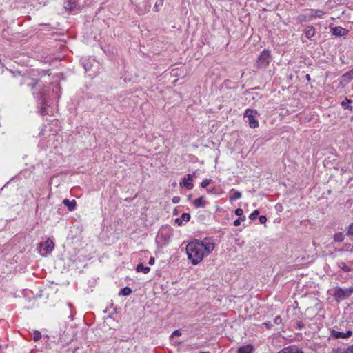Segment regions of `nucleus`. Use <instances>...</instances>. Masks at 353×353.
Masks as SVG:
<instances>
[{"label": "nucleus", "mask_w": 353, "mask_h": 353, "mask_svg": "<svg viewBox=\"0 0 353 353\" xmlns=\"http://www.w3.org/2000/svg\"><path fill=\"white\" fill-rule=\"evenodd\" d=\"M186 252L193 265L198 264L205 256L203 248L199 245V241L189 243L186 247Z\"/></svg>", "instance_id": "f257e3e1"}, {"label": "nucleus", "mask_w": 353, "mask_h": 353, "mask_svg": "<svg viewBox=\"0 0 353 353\" xmlns=\"http://www.w3.org/2000/svg\"><path fill=\"white\" fill-rule=\"evenodd\" d=\"M272 60V57L270 56V52L268 50H263L261 52L259 56L256 63V67L257 69H265L266 67L270 64Z\"/></svg>", "instance_id": "f03ea898"}, {"label": "nucleus", "mask_w": 353, "mask_h": 353, "mask_svg": "<svg viewBox=\"0 0 353 353\" xmlns=\"http://www.w3.org/2000/svg\"><path fill=\"white\" fill-rule=\"evenodd\" d=\"M39 248L41 255L46 256L54 250V243L52 240L48 239L46 241L39 243Z\"/></svg>", "instance_id": "7ed1b4c3"}, {"label": "nucleus", "mask_w": 353, "mask_h": 353, "mask_svg": "<svg viewBox=\"0 0 353 353\" xmlns=\"http://www.w3.org/2000/svg\"><path fill=\"white\" fill-rule=\"evenodd\" d=\"M353 293V287L349 288H337L334 293V296L337 301H342L349 297Z\"/></svg>", "instance_id": "20e7f679"}, {"label": "nucleus", "mask_w": 353, "mask_h": 353, "mask_svg": "<svg viewBox=\"0 0 353 353\" xmlns=\"http://www.w3.org/2000/svg\"><path fill=\"white\" fill-rule=\"evenodd\" d=\"M199 245L203 248L205 255H208L214 248V243L210 239H204L202 241L199 242Z\"/></svg>", "instance_id": "39448f33"}, {"label": "nucleus", "mask_w": 353, "mask_h": 353, "mask_svg": "<svg viewBox=\"0 0 353 353\" xmlns=\"http://www.w3.org/2000/svg\"><path fill=\"white\" fill-rule=\"evenodd\" d=\"M352 335V332L350 330L347 331L346 332H339L334 330L332 331V336L335 339L339 338H349Z\"/></svg>", "instance_id": "423d86ee"}, {"label": "nucleus", "mask_w": 353, "mask_h": 353, "mask_svg": "<svg viewBox=\"0 0 353 353\" xmlns=\"http://www.w3.org/2000/svg\"><path fill=\"white\" fill-rule=\"evenodd\" d=\"M332 34L336 37L345 36L347 34L348 30L341 26H336L331 29Z\"/></svg>", "instance_id": "0eeeda50"}, {"label": "nucleus", "mask_w": 353, "mask_h": 353, "mask_svg": "<svg viewBox=\"0 0 353 353\" xmlns=\"http://www.w3.org/2000/svg\"><path fill=\"white\" fill-rule=\"evenodd\" d=\"M279 353H303L296 346H290L281 350Z\"/></svg>", "instance_id": "6e6552de"}, {"label": "nucleus", "mask_w": 353, "mask_h": 353, "mask_svg": "<svg viewBox=\"0 0 353 353\" xmlns=\"http://www.w3.org/2000/svg\"><path fill=\"white\" fill-rule=\"evenodd\" d=\"M48 107L46 101L44 99H42L40 102V107H39V112L42 116L46 115L48 114Z\"/></svg>", "instance_id": "1a4fd4ad"}, {"label": "nucleus", "mask_w": 353, "mask_h": 353, "mask_svg": "<svg viewBox=\"0 0 353 353\" xmlns=\"http://www.w3.org/2000/svg\"><path fill=\"white\" fill-rule=\"evenodd\" d=\"M63 203L64 204L65 206H66L68 208L69 211H73L75 209L76 204H77L75 200L70 201L68 199H65L63 201Z\"/></svg>", "instance_id": "9d476101"}, {"label": "nucleus", "mask_w": 353, "mask_h": 353, "mask_svg": "<svg viewBox=\"0 0 353 353\" xmlns=\"http://www.w3.org/2000/svg\"><path fill=\"white\" fill-rule=\"evenodd\" d=\"M193 203L196 208H204L205 206L206 202L204 200V196H201L199 199H195L193 201Z\"/></svg>", "instance_id": "9b49d317"}, {"label": "nucleus", "mask_w": 353, "mask_h": 353, "mask_svg": "<svg viewBox=\"0 0 353 353\" xmlns=\"http://www.w3.org/2000/svg\"><path fill=\"white\" fill-rule=\"evenodd\" d=\"M136 270L138 272H143L144 274H147L150 272V268L149 267L144 266L143 263H139L137 265Z\"/></svg>", "instance_id": "f8f14e48"}, {"label": "nucleus", "mask_w": 353, "mask_h": 353, "mask_svg": "<svg viewBox=\"0 0 353 353\" xmlns=\"http://www.w3.org/2000/svg\"><path fill=\"white\" fill-rule=\"evenodd\" d=\"M252 346L250 345L242 346L238 348L237 353H252Z\"/></svg>", "instance_id": "ddd939ff"}, {"label": "nucleus", "mask_w": 353, "mask_h": 353, "mask_svg": "<svg viewBox=\"0 0 353 353\" xmlns=\"http://www.w3.org/2000/svg\"><path fill=\"white\" fill-rule=\"evenodd\" d=\"M315 33V29L312 26H309L307 27V30L305 31V37L308 39L312 38Z\"/></svg>", "instance_id": "4468645a"}, {"label": "nucleus", "mask_w": 353, "mask_h": 353, "mask_svg": "<svg viewBox=\"0 0 353 353\" xmlns=\"http://www.w3.org/2000/svg\"><path fill=\"white\" fill-rule=\"evenodd\" d=\"M248 119L250 128H254L258 126V121L253 115H250Z\"/></svg>", "instance_id": "2eb2a0df"}, {"label": "nucleus", "mask_w": 353, "mask_h": 353, "mask_svg": "<svg viewBox=\"0 0 353 353\" xmlns=\"http://www.w3.org/2000/svg\"><path fill=\"white\" fill-rule=\"evenodd\" d=\"M233 192L232 195H230V200H236L241 197V193L239 191H234V190H232L231 192Z\"/></svg>", "instance_id": "dca6fc26"}, {"label": "nucleus", "mask_w": 353, "mask_h": 353, "mask_svg": "<svg viewBox=\"0 0 353 353\" xmlns=\"http://www.w3.org/2000/svg\"><path fill=\"white\" fill-rule=\"evenodd\" d=\"M344 239V235L342 232L336 233L334 236V240L336 242H341Z\"/></svg>", "instance_id": "f3484780"}, {"label": "nucleus", "mask_w": 353, "mask_h": 353, "mask_svg": "<svg viewBox=\"0 0 353 353\" xmlns=\"http://www.w3.org/2000/svg\"><path fill=\"white\" fill-rule=\"evenodd\" d=\"M132 293V290L129 287H125L121 289L119 294H122L123 296L130 295Z\"/></svg>", "instance_id": "a211bd4d"}, {"label": "nucleus", "mask_w": 353, "mask_h": 353, "mask_svg": "<svg viewBox=\"0 0 353 353\" xmlns=\"http://www.w3.org/2000/svg\"><path fill=\"white\" fill-rule=\"evenodd\" d=\"M338 266L342 269L344 272H350V268L348 267L344 262H339L338 263Z\"/></svg>", "instance_id": "6ab92c4d"}, {"label": "nucleus", "mask_w": 353, "mask_h": 353, "mask_svg": "<svg viewBox=\"0 0 353 353\" xmlns=\"http://www.w3.org/2000/svg\"><path fill=\"white\" fill-rule=\"evenodd\" d=\"M342 78L343 81L349 82L353 79V76L351 74V73L347 72L342 76Z\"/></svg>", "instance_id": "aec40b11"}, {"label": "nucleus", "mask_w": 353, "mask_h": 353, "mask_svg": "<svg viewBox=\"0 0 353 353\" xmlns=\"http://www.w3.org/2000/svg\"><path fill=\"white\" fill-rule=\"evenodd\" d=\"M183 185L187 188V189H192L194 187L193 183L188 182V180L184 178L183 180Z\"/></svg>", "instance_id": "412c9836"}, {"label": "nucleus", "mask_w": 353, "mask_h": 353, "mask_svg": "<svg viewBox=\"0 0 353 353\" xmlns=\"http://www.w3.org/2000/svg\"><path fill=\"white\" fill-rule=\"evenodd\" d=\"M41 338V334L39 331L35 330L33 334V339L34 341H38Z\"/></svg>", "instance_id": "4be33fe9"}, {"label": "nucleus", "mask_w": 353, "mask_h": 353, "mask_svg": "<svg viewBox=\"0 0 353 353\" xmlns=\"http://www.w3.org/2000/svg\"><path fill=\"white\" fill-rule=\"evenodd\" d=\"M312 16L314 17H321L324 14V12L321 10H312Z\"/></svg>", "instance_id": "5701e85b"}, {"label": "nucleus", "mask_w": 353, "mask_h": 353, "mask_svg": "<svg viewBox=\"0 0 353 353\" xmlns=\"http://www.w3.org/2000/svg\"><path fill=\"white\" fill-rule=\"evenodd\" d=\"M296 20L299 23L305 22L307 21V17L304 14H301L296 17Z\"/></svg>", "instance_id": "b1692460"}, {"label": "nucleus", "mask_w": 353, "mask_h": 353, "mask_svg": "<svg viewBox=\"0 0 353 353\" xmlns=\"http://www.w3.org/2000/svg\"><path fill=\"white\" fill-rule=\"evenodd\" d=\"M181 218L182 221L188 222L190 219V215L188 213H183Z\"/></svg>", "instance_id": "393cba45"}, {"label": "nucleus", "mask_w": 353, "mask_h": 353, "mask_svg": "<svg viewBox=\"0 0 353 353\" xmlns=\"http://www.w3.org/2000/svg\"><path fill=\"white\" fill-rule=\"evenodd\" d=\"M259 214V210H256L252 213H251L250 214L249 218L251 220H254Z\"/></svg>", "instance_id": "a878e982"}, {"label": "nucleus", "mask_w": 353, "mask_h": 353, "mask_svg": "<svg viewBox=\"0 0 353 353\" xmlns=\"http://www.w3.org/2000/svg\"><path fill=\"white\" fill-rule=\"evenodd\" d=\"M212 181V179H205L201 183V186L203 188H206L211 182Z\"/></svg>", "instance_id": "bb28decb"}, {"label": "nucleus", "mask_w": 353, "mask_h": 353, "mask_svg": "<svg viewBox=\"0 0 353 353\" xmlns=\"http://www.w3.org/2000/svg\"><path fill=\"white\" fill-rule=\"evenodd\" d=\"M245 216H242V217L235 220L234 221V226H239L240 225V223H241V221H245Z\"/></svg>", "instance_id": "cd10ccee"}, {"label": "nucleus", "mask_w": 353, "mask_h": 353, "mask_svg": "<svg viewBox=\"0 0 353 353\" xmlns=\"http://www.w3.org/2000/svg\"><path fill=\"white\" fill-rule=\"evenodd\" d=\"M347 234L348 236H353V223L349 225Z\"/></svg>", "instance_id": "c85d7f7f"}, {"label": "nucleus", "mask_w": 353, "mask_h": 353, "mask_svg": "<svg viewBox=\"0 0 353 353\" xmlns=\"http://www.w3.org/2000/svg\"><path fill=\"white\" fill-rule=\"evenodd\" d=\"M351 103V100H349L347 99H345V101H343L341 103L342 107H343L345 109H347L349 108L348 103Z\"/></svg>", "instance_id": "c756f323"}, {"label": "nucleus", "mask_w": 353, "mask_h": 353, "mask_svg": "<svg viewBox=\"0 0 353 353\" xmlns=\"http://www.w3.org/2000/svg\"><path fill=\"white\" fill-rule=\"evenodd\" d=\"M282 322V319L280 316H276L274 319V323L275 324L279 325Z\"/></svg>", "instance_id": "7c9ffc66"}, {"label": "nucleus", "mask_w": 353, "mask_h": 353, "mask_svg": "<svg viewBox=\"0 0 353 353\" xmlns=\"http://www.w3.org/2000/svg\"><path fill=\"white\" fill-rule=\"evenodd\" d=\"M235 214L239 216H241L243 215V211L241 208H237L235 210Z\"/></svg>", "instance_id": "2f4dec72"}, {"label": "nucleus", "mask_w": 353, "mask_h": 353, "mask_svg": "<svg viewBox=\"0 0 353 353\" xmlns=\"http://www.w3.org/2000/svg\"><path fill=\"white\" fill-rule=\"evenodd\" d=\"M343 353H353V345L345 349Z\"/></svg>", "instance_id": "473e14b6"}, {"label": "nucleus", "mask_w": 353, "mask_h": 353, "mask_svg": "<svg viewBox=\"0 0 353 353\" xmlns=\"http://www.w3.org/2000/svg\"><path fill=\"white\" fill-rule=\"evenodd\" d=\"M252 113H253L252 110L248 109L245 110V117H248V119L250 115H253Z\"/></svg>", "instance_id": "72a5a7b5"}, {"label": "nucleus", "mask_w": 353, "mask_h": 353, "mask_svg": "<svg viewBox=\"0 0 353 353\" xmlns=\"http://www.w3.org/2000/svg\"><path fill=\"white\" fill-rule=\"evenodd\" d=\"M259 221L261 223H265L267 221V218L265 216L261 215L259 216Z\"/></svg>", "instance_id": "f704fd0d"}, {"label": "nucleus", "mask_w": 353, "mask_h": 353, "mask_svg": "<svg viewBox=\"0 0 353 353\" xmlns=\"http://www.w3.org/2000/svg\"><path fill=\"white\" fill-rule=\"evenodd\" d=\"M181 332L180 330H175L172 332V337L174 336H181Z\"/></svg>", "instance_id": "c9c22d12"}, {"label": "nucleus", "mask_w": 353, "mask_h": 353, "mask_svg": "<svg viewBox=\"0 0 353 353\" xmlns=\"http://www.w3.org/2000/svg\"><path fill=\"white\" fill-rule=\"evenodd\" d=\"M180 201V197L179 196H174L172 198V202L173 203H178Z\"/></svg>", "instance_id": "e433bc0d"}, {"label": "nucleus", "mask_w": 353, "mask_h": 353, "mask_svg": "<svg viewBox=\"0 0 353 353\" xmlns=\"http://www.w3.org/2000/svg\"><path fill=\"white\" fill-rule=\"evenodd\" d=\"M182 222H183V221H182L181 218H177L175 219V223L176 224H178L179 225H182Z\"/></svg>", "instance_id": "4c0bfd02"}, {"label": "nucleus", "mask_w": 353, "mask_h": 353, "mask_svg": "<svg viewBox=\"0 0 353 353\" xmlns=\"http://www.w3.org/2000/svg\"><path fill=\"white\" fill-rule=\"evenodd\" d=\"M264 325H265V327L268 328V329H270L271 327H272V323L270 322H267V323H265Z\"/></svg>", "instance_id": "58836bf2"}, {"label": "nucleus", "mask_w": 353, "mask_h": 353, "mask_svg": "<svg viewBox=\"0 0 353 353\" xmlns=\"http://www.w3.org/2000/svg\"><path fill=\"white\" fill-rule=\"evenodd\" d=\"M154 261H155V259L154 257H150L148 263L150 265H153L154 263Z\"/></svg>", "instance_id": "ea45409f"}, {"label": "nucleus", "mask_w": 353, "mask_h": 353, "mask_svg": "<svg viewBox=\"0 0 353 353\" xmlns=\"http://www.w3.org/2000/svg\"><path fill=\"white\" fill-rule=\"evenodd\" d=\"M192 179H193V176H192V174H188L187 175V180H188V181H192Z\"/></svg>", "instance_id": "a19ab883"}, {"label": "nucleus", "mask_w": 353, "mask_h": 353, "mask_svg": "<svg viewBox=\"0 0 353 353\" xmlns=\"http://www.w3.org/2000/svg\"><path fill=\"white\" fill-rule=\"evenodd\" d=\"M303 325L302 323L301 322H299L298 323V327H299V329H301L303 327Z\"/></svg>", "instance_id": "79ce46f5"}, {"label": "nucleus", "mask_w": 353, "mask_h": 353, "mask_svg": "<svg viewBox=\"0 0 353 353\" xmlns=\"http://www.w3.org/2000/svg\"><path fill=\"white\" fill-rule=\"evenodd\" d=\"M37 84V82H36V83H34L32 84V85H31L32 88L33 89V88L35 87V85H36Z\"/></svg>", "instance_id": "37998d69"}, {"label": "nucleus", "mask_w": 353, "mask_h": 353, "mask_svg": "<svg viewBox=\"0 0 353 353\" xmlns=\"http://www.w3.org/2000/svg\"><path fill=\"white\" fill-rule=\"evenodd\" d=\"M154 9L155 10V11H158V6L157 4H155V6H154Z\"/></svg>", "instance_id": "c03bdc74"}, {"label": "nucleus", "mask_w": 353, "mask_h": 353, "mask_svg": "<svg viewBox=\"0 0 353 353\" xmlns=\"http://www.w3.org/2000/svg\"><path fill=\"white\" fill-rule=\"evenodd\" d=\"M305 77H306V79H307V80H308V81H310V75H309V74H307Z\"/></svg>", "instance_id": "a18cd8bd"}, {"label": "nucleus", "mask_w": 353, "mask_h": 353, "mask_svg": "<svg viewBox=\"0 0 353 353\" xmlns=\"http://www.w3.org/2000/svg\"><path fill=\"white\" fill-rule=\"evenodd\" d=\"M349 72L351 73V74L353 76V69L349 71Z\"/></svg>", "instance_id": "49530a36"}, {"label": "nucleus", "mask_w": 353, "mask_h": 353, "mask_svg": "<svg viewBox=\"0 0 353 353\" xmlns=\"http://www.w3.org/2000/svg\"><path fill=\"white\" fill-rule=\"evenodd\" d=\"M208 192H212V190H208Z\"/></svg>", "instance_id": "de8ad7c7"}]
</instances>
